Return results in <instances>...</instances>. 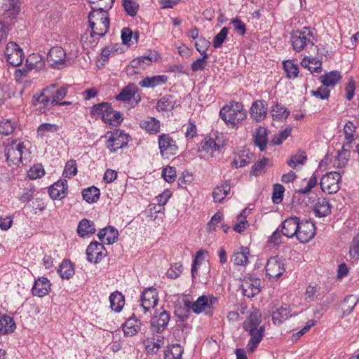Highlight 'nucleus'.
<instances>
[{"instance_id":"f257e3e1","label":"nucleus","mask_w":359,"mask_h":359,"mask_svg":"<svg viewBox=\"0 0 359 359\" xmlns=\"http://www.w3.org/2000/svg\"><path fill=\"white\" fill-rule=\"evenodd\" d=\"M112 8L111 5L103 6H92V11L88 15V22L90 28V35L99 36H104L109 31L110 18L108 11Z\"/></svg>"},{"instance_id":"f03ea898","label":"nucleus","mask_w":359,"mask_h":359,"mask_svg":"<svg viewBox=\"0 0 359 359\" xmlns=\"http://www.w3.org/2000/svg\"><path fill=\"white\" fill-rule=\"evenodd\" d=\"M219 116L227 126L233 127L246 118L247 112L241 102L231 101L221 108Z\"/></svg>"},{"instance_id":"7ed1b4c3","label":"nucleus","mask_w":359,"mask_h":359,"mask_svg":"<svg viewBox=\"0 0 359 359\" xmlns=\"http://www.w3.org/2000/svg\"><path fill=\"white\" fill-rule=\"evenodd\" d=\"M311 37H313V33L307 27H304L303 30L292 31L290 43L293 49L297 52H300L309 45L313 46L314 43Z\"/></svg>"},{"instance_id":"20e7f679","label":"nucleus","mask_w":359,"mask_h":359,"mask_svg":"<svg viewBox=\"0 0 359 359\" xmlns=\"http://www.w3.org/2000/svg\"><path fill=\"white\" fill-rule=\"evenodd\" d=\"M25 147L23 142L13 140L8 143L5 148V156L9 166H19L22 162V156L25 154Z\"/></svg>"},{"instance_id":"39448f33","label":"nucleus","mask_w":359,"mask_h":359,"mask_svg":"<svg viewBox=\"0 0 359 359\" xmlns=\"http://www.w3.org/2000/svg\"><path fill=\"white\" fill-rule=\"evenodd\" d=\"M341 178V175L337 172H330L324 175L320 182L322 191L328 194L337 193L339 190Z\"/></svg>"},{"instance_id":"423d86ee","label":"nucleus","mask_w":359,"mask_h":359,"mask_svg":"<svg viewBox=\"0 0 359 359\" xmlns=\"http://www.w3.org/2000/svg\"><path fill=\"white\" fill-rule=\"evenodd\" d=\"M266 275L271 280H278L285 272V264L283 260L278 257H271L266 264Z\"/></svg>"},{"instance_id":"0eeeda50","label":"nucleus","mask_w":359,"mask_h":359,"mask_svg":"<svg viewBox=\"0 0 359 359\" xmlns=\"http://www.w3.org/2000/svg\"><path fill=\"white\" fill-rule=\"evenodd\" d=\"M4 54L7 62L13 67H18L22 62L24 53L22 49L15 42L7 43Z\"/></svg>"},{"instance_id":"6e6552de","label":"nucleus","mask_w":359,"mask_h":359,"mask_svg":"<svg viewBox=\"0 0 359 359\" xmlns=\"http://www.w3.org/2000/svg\"><path fill=\"white\" fill-rule=\"evenodd\" d=\"M316 231V226L311 220H299L297 239L302 243H306L315 236Z\"/></svg>"},{"instance_id":"1a4fd4ad","label":"nucleus","mask_w":359,"mask_h":359,"mask_svg":"<svg viewBox=\"0 0 359 359\" xmlns=\"http://www.w3.org/2000/svg\"><path fill=\"white\" fill-rule=\"evenodd\" d=\"M260 279L252 276H245L241 285L243 294L248 298L258 294L260 292Z\"/></svg>"},{"instance_id":"9d476101","label":"nucleus","mask_w":359,"mask_h":359,"mask_svg":"<svg viewBox=\"0 0 359 359\" xmlns=\"http://www.w3.org/2000/svg\"><path fill=\"white\" fill-rule=\"evenodd\" d=\"M158 147L162 156L176 155L178 151L176 142L169 134L158 136Z\"/></svg>"},{"instance_id":"9b49d317","label":"nucleus","mask_w":359,"mask_h":359,"mask_svg":"<svg viewBox=\"0 0 359 359\" xmlns=\"http://www.w3.org/2000/svg\"><path fill=\"white\" fill-rule=\"evenodd\" d=\"M20 11V4L18 0H0V15L5 18H16Z\"/></svg>"},{"instance_id":"f8f14e48","label":"nucleus","mask_w":359,"mask_h":359,"mask_svg":"<svg viewBox=\"0 0 359 359\" xmlns=\"http://www.w3.org/2000/svg\"><path fill=\"white\" fill-rule=\"evenodd\" d=\"M92 116L100 118L107 124L112 125V107L109 102L95 104L90 110Z\"/></svg>"},{"instance_id":"ddd939ff","label":"nucleus","mask_w":359,"mask_h":359,"mask_svg":"<svg viewBox=\"0 0 359 359\" xmlns=\"http://www.w3.org/2000/svg\"><path fill=\"white\" fill-rule=\"evenodd\" d=\"M158 302V295L156 289L148 287L142 292L140 297V305L144 310V313L154 308Z\"/></svg>"},{"instance_id":"4468645a","label":"nucleus","mask_w":359,"mask_h":359,"mask_svg":"<svg viewBox=\"0 0 359 359\" xmlns=\"http://www.w3.org/2000/svg\"><path fill=\"white\" fill-rule=\"evenodd\" d=\"M107 255L103 244L97 241L91 242L86 249L87 259L89 262L97 264Z\"/></svg>"},{"instance_id":"2eb2a0df","label":"nucleus","mask_w":359,"mask_h":359,"mask_svg":"<svg viewBox=\"0 0 359 359\" xmlns=\"http://www.w3.org/2000/svg\"><path fill=\"white\" fill-rule=\"evenodd\" d=\"M170 319V313L165 310L158 315L154 316L150 321L151 332L152 333L161 334L166 328Z\"/></svg>"},{"instance_id":"dca6fc26","label":"nucleus","mask_w":359,"mask_h":359,"mask_svg":"<svg viewBox=\"0 0 359 359\" xmlns=\"http://www.w3.org/2000/svg\"><path fill=\"white\" fill-rule=\"evenodd\" d=\"M66 53L61 47H53L47 55V62L54 68H61L65 66Z\"/></svg>"},{"instance_id":"f3484780","label":"nucleus","mask_w":359,"mask_h":359,"mask_svg":"<svg viewBox=\"0 0 359 359\" xmlns=\"http://www.w3.org/2000/svg\"><path fill=\"white\" fill-rule=\"evenodd\" d=\"M299 218L296 216L285 219L280 225V232L283 236L287 238L296 236L299 225Z\"/></svg>"},{"instance_id":"a211bd4d","label":"nucleus","mask_w":359,"mask_h":359,"mask_svg":"<svg viewBox=\"0 0 359 359\" xmlns=\"http://www.w3.org/2000/svg\"><path fill=\"white\" fill-rule=\"evenodd\" d=\"M251 117L257 122L264 120L267 114V104L264 100H257L252 102L250 109Z\"/></svg>"},{"instance_id":"6ab92c4d","label":"nucleus","mask_w":359,"mask_h":359,"mask_svg":"<svg viewBox=\"0 0 359 359\" xmlns=\"http://www.w3.org/2000/svg\"><path fill=\"white\" fill-rule=\"evenodd\" d=\"M245 331L250 335V339L247 345L248 351L249 353H253L263 339L264 327L260 326L259 328L248 329Z\"/></svg>"},{"instance_id":"aec40b11","label":"nucleus","mask_w":359,"mask_h":359,"mask_svg":"<svg viewBox=\"0 0 359 359\" xmlns=\"http://www.w3.org/2000/svg\"><path fill=\"white\" fill-rule=\"evenodd\" d=\"M137 90L138 88L135 84L130 83L121 90L120 93L115 97V99L118 101L128 102L133 98L137 104L140 101V95L135 96Z\"/></svg>"},{"instance_id":"412c9836","label":"nucleus","mask_w":359,"mask_h":359,"mask_svg":"<svg viewBox=\"0 0 359 359\" xmlns=\"http://www.w3.org/2000/svg\"><path fill=\"white\" fill-rule=\"evenodd\" d=\"M184 303V308L187 309V312H189V310L192 309L193 312L197 314L203 312L205 308L209 307L208 299L205 295L199 297L197 300L194 302L185 299Z\"/></svg>"},{"instance_id":"4be33fe9","label":"nucleus","mask_w":359,"mask_h":359,"mask_svg":"<svg viewBox=\"0 0 359 359\" xmlns=\"http://www.w3.org/2000/svg\"><path fill=\"white\" fill-rule=\"evenodd\" d=\"M67 181L59 180L49 188V195L53 200H60L67 195Z\"/></svg>"},{"instance_id":"5701e85b","label":"nucleus","mask_w":359,"mask_h":359,"mask_svg":"<svg viewBox=\"0 0 359 359\" xmlns=\"http://www.w3.org/2000/svg\"><path fill=\"white\" fill-rule=\"evenodd\" d=\"M50 289V283L49 280L45 277H41L35 280L32 292L33 295L42 297L48 293Z\"/></svg>"},{"instance_id":"b1692460","label":"nucleus","mask_w":359,"mask_h":359,"mask_svg":"<svg viewBox=\"0 0 359 359\" xmlns=\"http://www.w3.org/2000/svg\"><path fill=\"white\" fill-rule=\"evenodd\" d=\"M131 140L128 133L120 129L114 130V152L117 149L126 147Z\"/></svg>"},{"instance_id":"393cba45","label":"nucleus","mask_w":359,"mask_h":359,"mask_svg":"<svg viewBox=\"0 0 359 359\" xmlns=\"http://www.w3.org/2000/svg\"><path fill=\"white\" fill-rule=\"evenodd\" d=\"M141 325V321L135 316H132L122 325V329L126 336L132 337L140 330Z\"/></svg>"},{"instance_id":"a878e982","label":"nucleus","mask_w":359,"mask_h":359,"mask_svg":"<svg viewBox=\"0 0 359 359\" xmlns=\"http://www.w3.org/2000/svg\"><path fill=\"white\" fill-rule=\"evenodd\" d=\"M140 126L150 135H155L160 131V121L154 117L148 116L140 121Z\"/></svg>"},{"instance_id":"bb28decb","label":"nucleus","mask_w":359,"mask_h":359,"mask_svg":"<svg viewBox=\"0 0 359 359\" xmlns=\"http://www.w3.org/2000/svg\"><path fill=\"white\" fill-rule=\"evenodd\" d=\"M313 211L316 217H326L331 212V205L327 199L318 198L313 208Z\"/></svg>"},{"instance_id":"cd10ccee","label":"nucleus","mask_w":359,"mask_h":359,"mask_svg":"<svg viewBox=\"0 0 359 359\" xmlns=\"http://www.w3.org/2000/svg\"><path fill=\"white\" fill-rule=\"evenodd\" d=\"M168 77L166 75H156L154 76H147L139 82V86L142 88H155L167 83Z\"/></svg>"},{"instance_id":"c85d7f7f","label":"nucleus","mask_w":359,"mask_h":359,"mask_svg":"<svg viewBox=\"0 0 359 359\" xmlns=\"http://www.w3.org/2000/svg\"><path fill=\"white\" fill-rule=\"evenodd\" d=\"M342 79L341 73L337 70L327 72L319 78L320 82L325 87H334L340 83Z\"/></svg>"},{"instance_id":"c756f323","label":"nucleus","mask_w":359,"mask_h":359,"mask_svg":"<svg viewBox=\"0 0 359 359\" xmlns=\"http://www.w3.org/2000/svg\"><path fill=\"white\" fill-rule=\"evenodd\" d=\"M268 133L266 128L259 126L253 134V141L255 144L259 147L261 151L265 150L268 143Z\"/></svg>"},{"instance_id":"7c9ffc66","label":"nucleus","mask_w":359,"mask_h":359,"mask_svg":"<svg viewBox=\"0 0 359 359\" xmlns=\"http://www.w3.org/2000/svg\"><path fill=\"white\" fill-rule=\"evenodd\" d=\"M261 322V313L257 309H253V311L250 312L247 319L243 322V328L245 331L248 330V329L259 328Z\"/></svg>"},{"instance_id":"2f4dec72","label":"nucleus","mask_w":359,"mask_h":359,"mask_svg":"<svg viewBox=\"0 0 359 359\" xmlns=\"http://www.w3.org/2000/svg\"><path fill=\"white\" fill-rule=\"evenodd\" d=\"M358 299L357 296L351 294L346 296L344 300L340 303V309L342 311L341 317L349 315L355 305L357 304Z\"/></svg>"},{"instance_id":"473e14b6","label":"nucleus","mask_w":359,"mask_h":359,"mask_svg":"<svg viewBox=\"0 0 359 359\" xmlns=\"http://www.w3.org/2000/svg\"><path fill=\"white\" fill-rule=\"evenodd\" d=\"M249 255V248L242 246L241 251L233 253L231 261L236 266H245L248 263Z\"/></svg>"},{"instance_id":"72a5a7b5","label":"nucleus","mask_w":359,"mask_h":359,"mask_svg":"<svg viewBox=\"0 0 359 359\" xmlns=\"http://www.w3.org/2000/svg\"><path fill=\"white\" fill-rule=\"evenodd\" d=\"M95 231L94 222L87 219H81L77 227V233L81 237L93 235L95 233Z\"/></svg>"},{"instance_id":"f704fd0d","label":"nucleus","mask_w":359,"mask_h":359,"mask_svg":"<svg viewBox=\"0 0 359 359\" xmlns=\"http://www.w3.org/2000/svg\"><path fill=\"white\" fill-rule=\"evenodd\" d=\"M176 101L172 95H165L156 104V109L160 111H171L174 109Z\"/></svg>"},{"instance_id":"c9c22d12","label":"nucleus","mask_w":359,"mask_h":359,"mask_svg":"<svg viewBox=\"0 0 359 359\" xmlns=\"http://www.w3.org/2000/svg\"><path fill=\"white\" fill-rule=\"evenodd\" d=\"M15 323L13 318L7 316H0V333L3 334L13 332L15 329Z\"/></svg>"},{"instance_id":"e433bc0d","label":"nucleus","mask_w":359,"mask_h":359,"mask_svg":"<svg viewBox=\"0 0 359 359\" xmlns=\"http://www.w3.org/2000/svg\"><path fill=\"white\" fill-rule=\"evenodd\" d=\"M271 113L273 120L283 121L289 116L290 111L281 104L276 103L272 106Z\"/></svg>"},{"instance_id":"4c0bfd02","label":"nucleus","mask_w":359,"mask_h":359,"mask_svg":"<svg viewBox=\"0 0 359 359\" xmlns=\"http://www.w3.org/2000/svg\"><path fill=\"white\" fill-rule=\"evenodd\" d=\"M230 190L231 186L228 182L215 188L212 192V197L215 202L221 203L230 192Z\"/></svg>"},{"instance_id":"58836bf2","label":"nucleus","mask_w":359,"mask_h":359,"mask_svg":"<svg viewBox=\"0 0 359 359\" xmlns=\"http://www.w3.org/2000/svg\"><path fill=\"white\" fill-rule=\"evenodd\" d=\"M289 316H291L290 310L289 306L285 305V306H281L273 313L272 320L274 324H280L287 320Z\"/></svg>"},{"instance_id":"ea45409f","label":"nucleus","mask_w":359,"mask_h":359,"mask_svg":"<svg viewBox=\"0 0 359 359\" xmlns=\"http://www.w3.org/2000/svg\"><path fill=\"white\" fill-rule=\"evenodd\" d=\"M58 273L62 278L69 279L74 274L73 264L69 260L63 261L60 266Z\"/></svg>"},{"instance_id":"a19ab883","label":"nucleus","mask_w":359,"mask_h":359,"mask_svg":"<svg viewBox=\"0 0 359 359\" xmlns=\"http://www.w3.org/2000/svg\"><path fill=\"white\" fill-rule=\"evenodd\" d=\"M82 196L88 203H95L99 198L100 189L94 186L84 189L82 191Z\"/></svg>"},{"instance_id":"79ce46f5","label":"nucleus","mask_w":359,"mask_h":359,"mask_svg":"<svg viewBox=\"0 0 359 359\" xmlns=\"http://www.w3.org/2000/svg\"><path fill=\"white\" fill-rule=\"evenodd\" d=\"M159 57L158 53L155 50H149L144 55L140 56L142 69H144L153 62H156Z\"/></svg>"},{"instance_id":"37998d69","label":"nucleus","mask_w":359,"mask_h":359,"mask_svg":"<svg viewBox=\"0 0 359 359\" xmlns=\"http://www.w3.org/2000/svg\"><path fill=\"white\" fill-rule=\"evenodd\" d=\"M283 69L286 72L287 77L289 79H294L297 77L299 74V67L297 64L292 60H286L283 63Z\"/></svg>"},{"instance_id":"c03bdc74","label":"nucleus","mask_w":359,"mask_h":359,"mask_svg":"<svg viewBox=\"0 0 359 359\" xmlns=\"http://www.w3.org/2000/svg\"><path fill=\"white\" fill-rule=\"evenodd\" d=\"M269 162V158L263 157L261 160L256 161L252 166L250 174L251 175L259 176L265 172L266 165Z\"/></svg>"},{"instance_id":"a18cd8bd","label":"nucleus","mask_w":359,"mask_h":359,"mask_svg":"<svg viewBox=\"0 0 359 359\" xmlns=\"http://www.w3.org/2000/svg\"><path fill=\"white\" fill-rule=\"evenodd\" d=\"M355 126L351 121H348L345 124L344 127V133L345 134L346 145L350 146L352 142L355 140Z\"/></svg>"},{"instance_id":"49530a36","label":"nucleus","mask_w":359,"mask_h":359,"mask_svg":"<svg viewBox=\"0 0 359 359\" xmlns=\"http://www.w3.org/2000/svg\"><path fill=\"white\" fill-rule=\"evenodd\" d=\"M183 352L184 349L180 345L172 344L170 350L165 352V359H182Z\"/></svg>"},{"instance_id":"de8ad7c7","label":"nucleus","mask_w":359,"mask_h":359,"mask_svg":"<svg viewBox=\"0 0 359 359\" xmlns=\"http://www.w3.org/2000/svg\"><path fill=\"white\" fill-rule=\"evenodd\" d=\"M334 161V166L337 168H344L348 163L349 157V151L346 149L344 147L341 151H339Z\"/></svg>"},{"instance_id":"09e8293b","label":"nucleus","mask_w":359,"mask_h":359,"mask_svg":"<svg viewBox=\"0 0 359 359\" xmlns=\"http://www.w3.org/2000/svg\"><path fill=\"white\" fill-rule=\"evenodd\" d=\"M59 127L56 124L45 123L41 124L37 128V135L40 137H43L48 133H55Z\"/></svg>"},{"instance_id":"8fccbe9b","label":"nucleus","mask_w":359,"mask_h":359,"mask_svg":"<svg viewBox=\"0 0 359 359\" xmlns=\"http://www.w3.org/2000/svg\"><path fill=\"white\" fill-rule=\"evenodd\" d=\"M307 160V156L304 152L297 154L291 156L287 161V165L295 169L298 165H304Z\"/></svg>"},{"instance_id":"3c124183","label":"nucleus","mask_w":359,"mask_h":359,"mask_svg":"<svg viewBox=\"0 0 359 359\" xmlns=\"http://www.w3.org/2000/svg\"><path fill=\"white\" fill-rule=\"evenodd\" d=\"M204 251L202 250H198L194 259L192 266H191V277L194 280L196 277L197 272H198V266L201 265V262L204 259Z\"/></svg>"},{"instance_id":"603ef678","label":"nucleus","mask_w":359,"mask_h":359,"mask_svg":"<svg viewBox=\"0 0 359 359\" xmlns=\"http://www.w3.org/2000/svg\"><path fill=\"white\" fill-rule=\"evenodd\" d=\"M285 188L282 184H275L273 187L272 200L276 204L280 203L283 198Z\"/></svg>"},{"instance_id":"864d4df0","label":"nucleus","mask_w":359,"mask_h":359,"mask_svg":"<svg viewBox=\"0 0 359 359\" xmlns=\"http://www.w3.org/2000/svg\"><path fill=\"white\" fill-rule=\"evenodd\" d=\"M123 6L127 14L131 17L135 16L139 8V5L133 0H123Z\"/></svg>"},{"instance_id":"5fc2aeb1","label":"nucleus","mask_w":359,"mask_h":359,"mask_svg":"<svg viewBox=\"0 0 359 359\" xmlns=\"http://www.w3.org/2000/svg\"><path fill=\"white\" fill-rule=\"evenodd\" d=\"M292 128L287 127L283 131H281L278 135H276L271 140V143L273 145H280L284 140H285L289 136L291 135Z\"/></svg>"},{"instance_id":"6e6d98bb","label":"nucleus","mask_w":359,"mask_h":359,"mask_svg":"<svg viewBox=\"0 0 359 359\" xmlns=\"http://www.w3.org/2000/svg\"><path fill=\"white\" fill-rule=\"evenodd\" d=\"M124 305H125L124 295L118 291L114 292V306H115V308L114 309V311L117 313H119L120 311H122Z\"/></svg>"},{"instance_id":"4d7b16f0","label":"nucleus","mask_w":359,"mask_h":359,"mask_svg":"<svg viewBox=\"0 0 359 359\" xmlns=\"http://www.w3.org/2000/svg\"><path fill=\"white\" fill-rule=\"evenodd\" d=\"M229 32V28L226 27H224L220 32L214 37L213 39V46L215 48H219L224 41H225L227 34Z\"/></svg>"},{"instance_id":"13d9d810","label":"nucleus","mask_w":359,"mask_h":359,"mask_svg":"<svg viewBox=\"0 0 359 359\" xmlns=\"http://www.w3.org/2000/svg\"><path fill=\"white\" fill-rule=\"evenodd\" d=\"M201 147L203 151L208 152L215 151L219 149V144H217L215 140L213 138L205 139L201 143Z\"/></svg>"},{"instance_id":"bf43d9fd","label":"nucleus","mask_w":359,"mask_h":359,"mask_svg":"<svg viewBox=\"0 0 359 359\" xmlns=\"http://www.w3.org/2000/svg\"><path fill=\"white\" fill-rule=\"evenodd\" d=\"M44 170L43 166L40 164L34 165L32 168H30L29 170L27 172V176L30 180H36L37 178H40L44 175Z\"/></svg>"},{"instance_id":"052dcab7","label":"nucleus","mask_w":359,"mask_h":359,"mask_svg":"<svg viewBox=\"0 0 359 359\" xmlns=\"http://www.w3.org/2000/svg\"><path fill=\"white\" fill-rule=\"evenodd\" d=\"M77 173L76 163L75 160H69L67 162L63 175L65 177H71Z\"/></svg>"},{"instance_id":"680f3d73","label":"nucleus","mask_w":359,"mask_h":359,"mask_svg":"<svg viewBox=\"0 0 359 359\" xmlns=\"http://www.w3.org/2000/svg\"><path fill=\"white\" fill-rule=\"evenodd\" d=\"M140 61V56L130 61V64L126 67V72L128 74H138L140 72V69H142Z\"/></svg>"},{"instance_id":"e2e57ef3","label":"nucleus","mask_w":359,"mask_h":359,"mask_svg":"<svg viewBox=\"0 0 359 359\" xmlns=\"http://www.w3.org/2000/svg\"><path fill=\"white\" fill-rule=\"evenodd\" d=\"M252 157V154L249 150H243L241 151L238 155V159L239 160V167H244L248 165Z\"/></svg>"},{"instance_id":"0e129e2a","label":"nucleus","mask_w":359,"mask_h":359,"mask_svg":"<svg viewBox=\"0 0 359 359\" xmlns=\"http://www.w3.org/2000/svg\"><path fill=\"white\" fill-rule=\"evenodd\" d=\"M32 103L34 105L42 104L44 106H46L48 104H51V99L49 96H47L46 94L41 91L39 95H34L32 97Z\"/></svg>"},{"instance_id":"69168bd1","label":"nucleus","mask_w":359,"mask_h":359,"mask_svg":"<svg viewBox=\"0 0 359 359\" xmlns=\"http://www.w3.org/2000/svg\"><path fill=\"white\" fill-rule=\"evenodd\" d=\"M162 176L164 180L168 182L172 183L175 180L176 169L175 167L168 166L162 171Z\"/></svg>"},{"instance_id":"338daca9","label":"nucleus","mask_w":359,"mask_h":359,"mask_svg":"<svg viewBox=\"0 0 359 359\" xmlns=\"http://www.w3.org/2000/svg\"><path fill=\"white\" fill-rule=\"evenodd\" d=\"M67 93V88L65 86L61 87L55 91V95H53V99H51V105H57L59 104V102L62 100Z\"/></svg>"},{"instance_id":"774afa93","label":"nucleus","mask_w":359,"mask_h":359,"mask_svg":"<svg viewBox=\"0 0 359 359\" xmlns=\"http://www.w3.org/2000/svg\"><path fill=\"white\" fill-rule=\"evenodd\" d=\"M350 256L353 258L359 257V233L353 238L349 249Z\"/></svg>"}]
</instances>
